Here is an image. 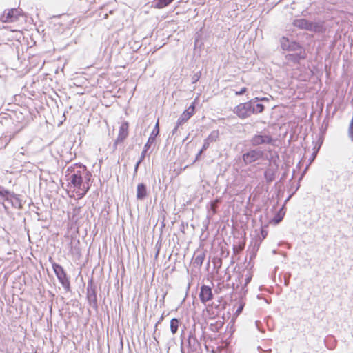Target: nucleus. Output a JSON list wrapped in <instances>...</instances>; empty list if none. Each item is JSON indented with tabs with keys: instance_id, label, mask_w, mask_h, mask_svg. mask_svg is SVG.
<instances>
[{
	"instance_id": "nucleus-61",
	"label": "nucleus",
	"mask_w": 353,
	"mask_h": 353,
	"mask_svg": "<svg viewBox=\"0 0 353 353\" xmlns=\"http://www.w3.org/2000/svg\"><path fill=\"white\" fill-rule=\"evenodd\" d=\"M3 185H0V188H2Z\"/></svg>"
},
{
	"instance_id": "nucleus-33",
	"label": "nucleus",
	"mask_w": 353,
	"mask_h": 353,
	"mask_svg": "<svg viewBox=\"0 0 353 353\" xmlns=\"http://www.w3.org/2000/svg\"><path fill=\"white\" fill-rule=\"evenodd\" d=\"M196 100L197 97L194 100V101L191 103L190 105L187 109L185 110V111L189 112V114H192V117L195 113Z\"/></svg>"
},
{
	"instance_id": "nucleus-10",
	"label": "nucleus",
	"mask_w": 353,
	"mask_h": 353,
	"mask_svg": "<svg viewBox=\"0 0 353 353\" xmlns=\"http://www.w3.org/2000/svg\"><path fill=\"white\" fill-rule=\"evenodd\" d=\"M160 129L159 125V120L156 123L152 132L150 133L146 143L144 145L143 149L141 153V156L145 158L147 152L151 146L155 143L157 137L159 134Z\"/></svg>"
},
{
	"instance_id": "nucleus-7",
	"label": "nucleus",
	"mask_w": 353,
	"mask_h": 353,
	"mask_svg": "<svg viewBox=\"0 0 353 353\" xmlns=\"http://www.w3.org/2000/svg\"><path fill=\"white\" fill-rule=\"evenodd\" d=\"M250 142L253 147H257L261 145H270L274 146L276 143V139L270 134L261 132L255 134L251 138Z\"/></svg>"
},
{
	"instance_id": "nucleus-16",
	"label": "nucleus",
	"mask_w": 353,
	"mask_h": 353,
	"mask_svg": "<svg viewBox=\"0 0 353 353\" xmlns=\"http://www.w3.org/2000/svg\"><path fill=\"white\" fill-rule=\"evenodd\" d=\"M219 303L220 301H219ZM221 311V307L220 303H216L213 302L212 303L205 304V310L204 312H206L207 316L209 319H215L219 316Z\"/></svg>"
},
{
	"instance_id": "nucleus-38",
	"label": "nucleus",
	"mask_w": 353,
	"mask_h": 353,
	"mask_svg": "<svg viewBox=\"0 0 353 353\" xmlns=\"http://www.w3.org/2000/svg\"><path fill=\"white\" fill-rule=\"evenodd\" d=\"M210 143L205 139L203 141V145L201 148V152H205L210 147Z\"/></svg>"
},
{
	"instance_id": "nucleus-1",
	"label": "nucleus",
	"mask_w": 353,
	"mask_h": 353,
	"mask_svg": "<svg viewBox=\"0 0 353 353\" xmlns=\"http://www.w3.org/2000/svg\"><path fill=\"white\" fill-rule=\"evenodd\" d=\"M92 179V173L81 163H73L65 170V179L79 199L85 196L90 189Z\"/></svg>"
},
{
	"instance_id": "nucleus-22",
	"label": "nucleus",
	"mask_w": 353,
	"mask_h": 353,
	"mask_svg": "<svg viewBox=\"0 0 353 353\" xmlns=\"http://www.w3.org/2000/svg\"><path fill=\"white\" fill-rule=\"evenodd\" d=\"M310 21L305 18L296 19L292 21V26L300 30L308 31Z\"/></svg>"
},
{
	"instance_id": "nucleus-44",
	"label": "nucleus",
	"mask_w": 353,
	"mask_h": 353,
	"mask_svg": "<svg viewBox=\"0 0 353 353\" xmlns=\"http://www.w3.org/2000/svg\"><path fill=\"white\" fill-rule=\"evenodd\" d=\"M120 143H122L121 142H118L117 139H115L114 143H113V145H112V150H113V152H114L117 148V145Z\"/></svg>"
},
{
	"instance_id": "nucleus-42",
	"label": "nucleus",
	"mask_w": 353,
	"mask_h": 353,
	"mask_svg": "<svg viewBox=\"0 0 353 353\" xmlns=\"http://www.w3.org/2000/svg\"><path fill=\"white\" fill-rule=\"evenodd\" d=\"M204 152H201V150L199 151V152L196 154L194 161H199L201 159V156Z\"/></svg>"
},
{
	"instance_id": "nucleus-41",
	"label": "nucleus",
	"mask_w": 353,
	"mask_h": 353,
	"mask_svg": "<svg viewBox=\"0 0 353 353\" xmlns=\"http://www.w3.org/2000/svg\"><path fill=\"white\" fill-rule=\"evenodd\" d=\"M255 325L259 331L261 332H263V330H262V323L260 321H256Z\"/></svg>"
},
{
	"instance_id": "nucleus-18",
	"label": "nucleus",
	"mask_w": 353,
	"mask_h": 353,
	"mask_svg": "<svg viewBox=\"0 0 353 353\" xmlns=\"http://www.w3.org/2000/svg\"><path fill=\"white\" fill-rule=\"evenodd\" d=\"M327 30L323 21H310L308 31L316 34H324Z\"/></svg>"
},
{
	"instance_id": "nucleus-24",
	"label": "nucleus",
	"mask_w": 353,
	"mask_h": 353,
	"mask_svg": "<svg viewBox=\"0 0 353 353\" xmlns=\"http://www.w3.org/2000/svg\"><path fill=\"white\" fill-rule=\"evenodd\" d=\"M252 278V274L250 272V270L247 271V274H245V283L243 286L241 287V290L239 292V297H243L247 293L248 289H247V285L251 281Z\"/></svg>"
},
{
	"instance_id": "nucleus-21",
	"label": "nucleus",
	"mask_w": 353,
	"mask_h": 353,
	"mask_svg": "<svg viewBox=\"0 0 353 353\" xmlns=\"http://www.w3.org/2000/svg\"><path fill=\"white\" fill-rule=\"evenodd\" d=\"M148 195V187L144 183H140L137 186L136 197L139 201H143Z\"/></svg>"
},
{
	"instance_id": "nucleus-48",
	"label": "nucleus",
	"mask_w": 353,
	"mask_h": 353,
	"mask_svg": "<svg viewBox=\"0 0 353 353\" xmlns=\"http://www.w3.org/2000/svg\"><path fill=\"white\" fill-rule=\"evenodd\" d=\"M243 305H239V307L237 308L236 310V313H240L241 312L242 310H243Z\"/></svg>"
},
{
	"instance_id": "nucleus-53",
	"label": "nucleus",
	"mask_w": 353,
	"mask_h": 353,
	"mask_svg": "<svg viewBox=\"0 0 353 353\" xmlns=\"http://www.w3.org/2000/svg\"><path fill=\"white\" fill-rule=\"evenodd\" d=\"M159 248L157 250V251L156 252V254H155L156 257H157V256L159 255Z\"/></svg>"
},
{
	"instance_id": "nucleus-57",
	"label": "nucleus",
	"mask_w": 353,
	"mask_h": 353,
	"mask_svg": "<svg viewBox=\"0 0 353 353\" xmlns=\"http://www.w3.org/2000/svg\"><path fill=\"white\" fill-rule=\"evenodd\" d=\"M181 352H182V353H183V347H182V345L181 346Z\"/></svg>"
},
{
	"instance_id": "nucleus-45",
	"label": "nucleus",
	"mask_w": 353,
	"mask_h": 353,
	"mask_svg": "<svg viewBox=\"0 0 353 353\" xmlns=\"http://www.w3.org/2000/svg\"><path fill=\"white\" fill-rule=\"evenodd\" d=\"M163 319H164V314H163L154 325L155 330L157 329V325L161 323V321L163 320Z\"/></svg>"
},
{
	"instance_id": "nucleus-32",
	"label": "nucleus",
	"mask_w": 353,
	"mask_h": 353,
	"mask_svg": "<svg viewBox=\"0 0 353 353\" xmlns=\"http://www.w3.org/2000/svg\"><path fill=\"white\" fill-rule=\"evenodd\" d=\"M268 235V231L265 229L261 228L260 234L255 239L252 241H260V244L266 238Z\"/></svg>"
},
{
	"instance_id": "nucleus-17",
	"label": "nucleus",
	"mask_w": 353,
	"mask_h": 353,
	"mask_svg": "<svg viewBox=\"0 0 353 353\" xmlns=\"http://www.w3.org/2000/svg\"><path fill=\"white\" fill-rule=\"evenodd\" d=\"M329 117L330 114L329 112H327V115L325 116L322 122L321 126L319 128V134H318L317 139L318 149H320L323 143L325 135L327 132L329 126Z\"/></svg>"
},
{
	"instance_id": "nucleus-46",
	"label": "nucleus",
	"mask_w": 353,
	"mask_h": 353,
	"mask_svg": "<svg viewBox=\"0 0 353 353\" xmlns=\"http://www.w3.org/2000/svg\"><path fill=\"white\" fill-rule=\"evenodd\" d=\"M117 35H118L117 34L116 36L114 34H113L111 37V41H112L114 40V43H113L114 46L115 45L116 43H118Z\"/></svg>"
},
{
	"instance_id": "nucleus-47",
	"label": "nucleus",
	"mask_w": 353,
	"mask_h": 353,
	"mask_svg": "<svg viewBox=\"0 0 353 353\" xmlns=\"http://www.w3.org/2000/svg\"><path fill=\"white\" fill-rule=\"evenodd\" d=\"M180 125H178V123L176 122V126L173 128V130H172L171 133L172 135H174V134L176 133L177 130H178V128Z\"/></svg>"
},
{
	"instance_id": "nucleus-26",
	"label": "nucleus",
	"mask_w": 353,
	"mask_h": 353,
	"mask_svg": "<svg viewBox=\"0 0 353 353\" xmlns=\"http://www.w3.org/2000/svg\"><path fill=\"white\" fill-rule=\"evenodd\" d=\"M285 214V208L283 205L279 210L275 214L272 219V221L275 224L279 223L283 219Z\"/></svg>"
},
{
	"instance_id": "nucleus-9",
	"label": "nucleus",
	"mask_w": 353,
	"mask_h": 353,
	"mask_svg": "<svg viewBox=\"0 0 353 353\" xmlns=\"http://www.w3.org/2000/svg\"><path fill=\"white\" fill-rule=\"evenodd\" d=\"M22 15V10L19 8L5 10L0 15V21L2 23H13L19 20Z\"/></svg>"
},
{
	"instance_id": "nucleus-25",
	"label": "nucleus",
	"mask_w": 353,
	"mask_h": 353,
	"mask_svg": "<svg viewBox=\"0 0 353 353\" xmlns=\"http://www.w3.org/2000/svg\"><path fill=\"white\" fill-rule=\"evenodd\" d=\"M324 343L327 348L334 350L336 346L337 341L334 336L327 335L324 339Z\"/></svg>"
},
{
	"instance_id": "nucleus-55",
	"label": "nucleus",
	"mask_w": 353,
	"mask_h": 353,
	"mask_svg": "<svg viewBox=\"0 0 353 353\" xmlns=\"http://www.w3.org/2000/svg\"><path fill=\"white\" fill-rule=\"evenodd\" d=\"M217 262H219L220 264L221 263V260L220 259H216Z\"/></svg>"
},
{
	"instance_id": "nucleus-12",
	"label": "nucleus",
	"mask_w": 353,
	"mask_h": 353,
	"mask_svg": "<svg viewBox=\"0 0 353 353\" xmlns=\"http://www.w3.org/2000/svg\"><path fill=\"white\" fill-rule=\"evenodd\" d=\"M188 343V353H196L198 352L197 350L200 347V343L196 337L195 330H190L188 333L187 339Z\"/></svg>"
},
{
	"instance_id": "nucleus-20",
	"label": "nucleus",
	"mask_w": 353,
	"mask_h": 353,
	"mask_svg": "<svg viewBox=\"0 0 353 353\" xmlns=\"http://www.w3.org/2000/svg\"><path fill=\"white\" fill-rule=\"evenodd\" d=\"M128 128L129 123L128 121H123L119 127V134L116 139L118 142L123 143L128 136Z\"/></svg>"
},
{
	"instance_id": "nucleus-58",
	"label": "nucleus",
	"mask_w": 353,
	"mask_h": 353,
	"mask_svg": "<svg viewBox=\"0 0 353 353\" xmlns=\"http://www.w3.org/2000/svg\"><path fill=\"white\" fill-rule=\"evenodd\" d=\"M110 14L113 12V10H110L109 12Z\"/></svg>"
},
{
	"instance_id": "nucleus-37",
	"label": "nucleus",
	"mask_w": 353,
	"mask_h": 353,
	"mask_svg": "<svg viewBox=\"0 0 353 353\" xmlns=\"http://www.w3.org/2000/svg\"><path fill=\"white\" fill-rule=\"evenodd\" d=\"M254 100H256V103H263V102L269 103L270 99L268 97H254Z\"/></svg>"
},
{
	"instance_id": "nucleus-51",
	"label": "nucleus",
	"mask_w": 353,
	"mask_h": 353,
	"mask_svg": "<svg viewBox=\"0 0 353 353\" xmlns=\"http://www.w3.org/2000/svg\"><path fill=\"white\" fill-rule=\"evenodd\" d=\"M165 295H166V294H164L163 297H162V299L160 300V302H162L163 305L164 304V299H165Z\"/></svg>"
},
{
	"instance_id": "nucleus-30",
	"label": "nucleus",
	"mask_w": 353,
	"mask_h": 353,
	"mask_svg": "<svg viewBox=\"0 0 353 353\" xmlns=\"http://www.w3.org/2000/svg\"><path fill=\"white\" fill-rule=\"evenodd\" d=\"M219 130H213L205 139L210 143L216 142L219 139Z\"/></svg>"
},
{
	"instance_id": "nucleus-50",
	"label": "nucleus",
	"mask_w": 353,
	"mask_h": 353,
	"mask_svg": "<svg viewBox=\"0 0 353 353\" xmlns=\"http://www.w3.org/2000/svg\"><path fill=\"white\" fill-rule=\"evenodd\" d=\"M38 214V220L40 221V220H44L43 219V216H41L40 214Z\"/></svg>"
},
{
	"instance_id": "nucleus-6",
	"label": "nucleus",
	"mask_w": 353,
	"mask_h": 353,
	"mask_svg": "<svg viewBox=\"0 0 353 353\" xmlns=\"http://www.w3.org/2000/svg\"><path fill=\"white\" fill-rule=\"evenodd\" d=\"M86 299L89 305L97 311L99 307L97 302V284L94 282L93 276L90 277L88 281Z\"/></svg>"
},
{
	"instance_id": "nucleus-8",
	"label": "nucleus",
	"mask_w": 353,
	"mask_h": 353,
	"mask_svg": "<svg viewBox=\"0 0 353 353\" xmlns=\"http://www.w3.org/2000/svg\"><path fill=\"white\" fill-rule=\"evenodd\" d=\"M281 48L284 51L296 52L297 50L305 48L299 41L290 39L286 36H283L279 39Z\"/></svg>"
},
{
	"instance_id": "nucleus-59",
	"label": "nucleus",
	"mask_w": 353,
	"mask_h": 353,
	"mask_svg": "<svg viewBox=\"0 0 353 353\" xmlns=\"http://www.w3.org/2000/svg\"><path fill=\"white\" fill-rule=\"evenodd\" d=\"M187 139H188V137H186V138L183 140V141H185Z\"/></svg>"
},
{
	"instance_id": "nucleus-11",
	"label": "nucleus",
	"mask_w": 353,
	"mask_h": 353,
	"mask_svg": "<svg viewBox=\"0 0 353 353\" xmlns=\"http://www.w3.org/2000/svg\"><path fill=\"white\" fill-rule=\"evenodd\" d=\"M285 58L288 61H290L294 64H298L301 61L305 60L307 58L305 48H303L297 50L296 52H293V53L288 54L285 56Z\"/></svg>"
},
{
	"instance_id": "nucleus-5",
	"label": "nucleus",
	"mask_w": 353,
	"mask_h": 353,
	"mask_svg": "<svg viewBox=\"0 0 353 353\" xmlns=\"http://www.w3.org/2000/svg\"><path fill=\"white\" fill-rule=\"evenodd\" d=\"M265 159H268L267 155L263 150L259 148H250L242 154V160L245 165Z\"/></svg>"
},
{
	"instance_id": "nucleus-27",
	"label": "nucleus",
	"mask_w": 353,
	"mask_h": 353,
	"mask_svg": "<svg viewBox=\"0 0 353 353\" xmlns=\"http://www.w3.org/2000/svg\"><path fill=\"white\" fill-rule=\"evenodd\" d=\"M173 1V0H154L153 6L156 8H163L169 6Z\"/></svg>"
},
{
	"instance_id": "nucleus-40",
	"label": "nucleus",
	"mask_w": 353,
	"mask_h": 353,
	"mask_svg": "<svg viewBox=\"0 0 353 353\" xmlns=\"http://www.w3.org/2000/svg\"><path fill=\"white\" fill-rule=\"evenodd\" d=\"M314 148H316V150L313 152V153L312 154V157L310 159V161H313L314 159V158L316 156V154H317L318 151L319 150V149H318V144H317V143H316V145H315Z\"/></svg>"
},
{
	"instance_id": "nucleus-2",
	"label": "nucleus",
	"mask_w": 353,
	"mask_h": 353,
	"mask_svg": "<svg viewBox=\"0 0 353 353\" xmlns=\"http://www.w3.org/2000/svg\"><path fill=\"white\" fill-rule=\"evenodd\" d=\"M265 109L263 103H256V100L251 99L249 101L240 103L234 107L233 112L241 119L249 118L251 115L262 113Z\"/></svg>"
},
{
	"instance_id": "nucleus-23",
	"label": "nucleus",
	"mask_w": 353,
	"mask_h": 353,
	"mask_svg": "<svg viewBox=\"0 0 353 353\" xmlns=\"http://www.w3.org/2000/svg\"><path fill=\"white\" fill-rule=\"evenodd\" d=\"M205 258V253L204 252H199L195 256L194 261H192L193 267L195 268H200Z\"/></svg>"
},
{
	"instance_id": "nucleus-56",
	"label": "nucleus",
	"mask_w": 353,
	"mask_h": 353,
	"mask_svg": "<svg viewBox=\"0 0 353 353\" xmlns=\"http://www.w3.org/2000/svg\"><path fill=\"white\" fill-rule=\"evenodd\" d=\"M213 263H214V264L216 265V261H213Z\"/></svg>"
},
{
	"instance_id": "nucleus-13",
	"label": "nucleus",
	"mask_w": 353,
	"mask_h": 353,
	"mask_svg": "<svg viewBox=\"0 0 353 353\" xmlns=\"http://www.w3.org/2000/svg\"><path fill=\"white\" fill-rule=\"evenodd\" d=\"M204 27H201L194 34V50L201 52L204 48V43L207 39V36L203 32Z\"/></svg>"
},
{
	"instance_id": "nucleus-19",
	"label": "nucleus",
	"mask_w": 353,
	"mask_h": 353,
	"mask_svg": "<svg viewBox=\"0 0 353 353\" xmlns=\"http://www.w3.org/2000/svg\"><path fill=\"white\" fill-rule=\"evenodd\" d=\"M279 169L273 168V166H268L265 168L263 176L266 184H271L276 178Z\"/></svg>"
},
{
	"instance_id": "nucleus-52",
	"label": "nucleus",
	"mask_w": 353,
	"mask_h": 353,
	"mask_svg": "<svg viewBox=\"0 0 353 353\" xmlns=\"http://www.w3.org/2000/svg\"><path fill=\"white\" fill-rule=\"evenodd\" d=\"M103 19H107V18H108V13H105V14H103Z\"/></svg>"
},
{
	"instance_id": "nucleus-34",
	"label": "nucleus",
	"mask_w": 353,
	"mask_h": 353,
	"mask_svg": "<svg viewBox=\"0 0 353 353\" xmlns=\"http://www.w3.org/2000/svg\"><path fill=\"white\" fill-rule=\"evenodd\" d=\"M144 159H145V157H143L142 156H140V157L139 158V160L137 161V163L134 165L133 177H135L137 176L139 165L144 161Z\"/></svg>"
},
{
	"instance_id": "nucleus-28",
	"label": "nucleus",
	"mask_w": 353,
	"mask_h": 353,
	"mask_svg": "<svg viewBox=\"0 0 353 353\" xmlns=\"http://www.w3.org/2000/svg\"><path fill=\"white\" fill-rule=\"evenodd\" d=\"M180 324L181 321L179 319L172 318L170 320V331L172 334H175L178 332Z\"/></svg>"
},
{
	"instance_id": "nucleus-36",
	"label": "nucleus",
	"mask_w": 353,
	"mask_h": 353,
	"mask_svg": "<svg viewBox=\"0 0 353 353\" xmlns=\"http://www.w3.org/2000/svg\"><path fill=\"white\" fill-rule=\"evenodd\" d=\"M291 273L290 272H287L284 274V276H283V284L285 285V286H288L289 284H290V278H291Z\"/></svg>"
},
{
	"instance_id": "nucleus-14",
	"label": "nucleus",
	"mask_w": 353,
	"mask_h": 353,
	"mask_svg": "<svg viewBox=\"0 0 353 353\" xmlns=\"http://www.w3.org/2000/svg\"><path fill=\"white\" fill-rule=\"evenodd\" d=\"M259 247L260 241H252L248 247L247 252L249 253V262L247 267L250 268V270L254 266V262L252 261L255 259Z\"/></svg>"
},
{
	"instance_id": "nucleus-31",
	"label": "nucleus",
	"mask_w": 353,
	"mask_h": 353,
	"mask_svg": "<svg viewBox=\"0 0 353 353\" xmlns=\"http://www.w3.org/2000/svg\"><path fill=\"white\" fill-rule=\"evenodd\" d=\"M279 159V157L278 154H275L274 156H271V157L270 159H268V160H269L268 166H273V168H276L277 169H279V163H278Z\"/></svg>"
},
{
	"instance_id": "nucleus-15",
	"label": "nucleus",
	"mask_w": 353,
	"mask_h": 353,
	"mask_svg": "<svg viewBox=\"0 0 353 353\" xmlns=\"http://www.w3.org/2000/svg\"><path fill=\"white\" fill-rule=\"evenodd\" d=\"M199 297L201 302L205 305L208 301H211L214 297L211 287L203 284L200 288Z\"/></svg>"
},
{
	"instance_id": "nucleus-49",
	"label": "nucleus",
	"mask_w": 353,
	"mask_h": 353,
	"mask_svg": "<svg viewBox=\"0 0 353 353\" xmlns=\"http://www.w3.org/2000/svg\"><path fill=\"white\" fill-rule=\"evenodd\" d=\"M1 116L2 119H7L8 117V114L5 113V114H1Z\"/></svg>"
},
{
	"instance_id": "nucleus-29",
	"label": "nucleus",
	"mask_w": 353,
	"mask_h": 353,
	"mask_svg": "<svg viewBox=\"0 0 353 353\" xmlns=\"http://www.w3.org/2000/svg\"><path fill=\"white\" fill-rule=\"evenodd\" d=\"M191 117L192 114H189V112L184 110L177 119L176 122L178 123V125H182L184 124L190 119Z\"/></svg>"
},
{
	"instance_id": "nucleus-3",
	"label": "nucleus",
	"mask_w": 353,
	"mask_h": 353,
	"mask_svg": "<svg viewBox=\"0 0 353 353\" xmlns=\"http://www.w3.org/2000/svg\"><path fill=\"white\" fill-rule=\"evenodd\" d=\"M3 205L6 210L8 209L7 205L12 208L21 210L23 207V202L21 195L16 194L4 186L0 188V205Z\"/></svg>"
},
{
	"instance_id": "nucleus-35",
	"label": "nucleus",
	"mask_w": 353,
	"mask_h": 353,
	"mask_svg": "<svg viewBox=\"0 0 353 353\" xmlns=\"http://www.w3.org/2000/svg\"><path fill=\"white\" fill-rule=\"evenodd\" d=\"M201 77V70H199L196 72H195L192 77V83H196Z\"/></svg>"
},
{
	"instance_id": "nucleus-43",
	"label": "nucleus",
	"mask_w": 353,
	"mask_h": 353,
	"mask_svg": "<svg viewBox=\"0 0 353 353\" xmlns=\"http://www.w3.org/2000/svg\"><path fill=\"white\" fill-rule=\"evenodd\" d=\"M258 349H259L260 353H271L272 352L271 349L264 350V349L261 348V347H259Z\"/></svg>"
},
{
	"instance_id": "nucleus-60",
	"label": "nucleus",
	"mask_w": 353,
	"mask_h": 353,
	"mask_svg": "<svg viewBox=\"0 0 353 353\" xmlns=\"http://www.w3.org/2000/svg\"><path fill=\"white\" fill-rule=\"evenodd\" d=\"M306 169H307V167H305V170H304V171H305V170H306ZM303 174H304V173H303Z\"/></svg>"
},
{
	"instance_id": "nucleus-54",
	"label": "nucleus",
	"mask_w": 353,
	"mask_h": 353,
	"mask_svg": "<svg viewBox=\"0 0 353 353\" xmlns=\"http://www.w3.org/2000/svg\"><path fill=\"white\" fill-rule=\"evenodd\" d=\"M290 196H291V195H290V196H289L285 199V202H287V201L289 200V199L290 198Z\"/></svg>"
},
{
	"instance_id": "nucleus-4",
	"label": "nucleus",
	"mask_w": 353,
	"mask_h": 353,
	"mask_svg": "<svg viewBox=\"0 0 353 353\" xmlns=\"http://www.w3.org/2000/svg\"><path fill=\"white\" fill-rule=\"evenodd\" d=\"M52 270L66 292H71L70 277L63 267L56 262L52 263Z\"/></svg>"
},
{
	"instance_id": "nucleus-39",
	"label": "nucleus",
	"mask_w": 353,
	"mask_h": 353,
	"mask_svg": "<svg viewBox=\"0 0 353 353\" xmlns=\"http://www.w3.org/2000/svg\"><path fill=\"white\" fill-rule=\"evenodd\" d=\"M247 90H248V88H245V87H243V88H242L240 90H239V91H236V92H235V94H236V96H241V95H243V94H244L247 92Z\"/></svg>"
}]
</instances>
